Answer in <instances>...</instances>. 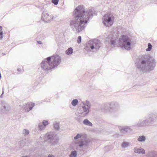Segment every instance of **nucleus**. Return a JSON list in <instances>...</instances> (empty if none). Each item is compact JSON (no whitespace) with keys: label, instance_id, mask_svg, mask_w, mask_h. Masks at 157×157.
Returning <instances> with one entry per match:
<instances>
[{"label":"nucleus","instance_id":"f257e3e1","mask_svg":"<svg viewBox=\"0 0 157 157\" xmlns=\"http://www.w3.org/2000/svg\"><path fill=\"white\" fill-rule=\"evenodd\" d=\"M74 12L75 19L71 21L70 26L74 31L79 32L85 29L89 19L93 17L94 10L92 9L85 10L84 6L80 5Z\"/></svg>","mask_w":157,"mask_h":157},{"label":"nucleus","instance_id":"f03ea898","mask_svg":"<svg viewBox=\"0 0 157 157\" xmlns=\"http://www.w3.org/2000/svg\"><path fill=\"white\" fill-rule=\"evenodd\" d=\"M136 64L138 68L145 72L153 70L155 66L156 61L153 57L145 55L139 57Z\"/></svg>","mask_w":157,"mask_h":157},{"label":"nucleus","instance_id":"7ed1b4c3","mask_svg":"<svg viewBox=\"0 0 157 157\" xmlns=\"http://www.w3.org/2000/svg\"><path fill=\"white\" fill-rule=\"evenodd\" d=\"M61 61V57L59 55L48 57L42 62L40 64L41 67L44 70L48 71L57 67Z\"/></svg>","mask_w":157,"mask_h":157},{"label":"nucleus","instance_id":"20e7f679","mask_svg":"<svg viewBox=\"0 0 157 157\" xmlns=\"http://www.w3.org/2000/svg\"><path fill=\"white\" fill-rule=\"evenodd\" d=\"M119 46L123 49L130 50L132 46V41L131 38L126 35H123L119 40Z\"/></svg>","mask_w":157,"mask_h":157},{"label":"nucleus","instance_id":"39448f33","mask_svg":"<svg viewBox=\"0 0 157 157\" xmlns=\"http://www.w3.org/2000/svg\"><path fill=\"white\" fill-rule=\"evenodd\" d=\"M101 46L100 41L96 39L90 40L86 43L85 50L88 52H94L98 50Z\"/></svg>","mask_w":157,"mask_h":157},{"label":"nucleus","instance_id":"423d86ee","mask_svg":"<svg viewBox=\"0 0 157 157\" xmlns=\"http://www.w3.org/2000/svg\"><path fill=\"white\" fill-rule=\"evenodd\" d=\"M79 138H81V139L78 142L77 144L80 147L82 148L83 147H86L88 146L90 142L89 139L83 138L82 134H78L74 138L75 140Z\"/></svg>","mask_w":157,"mask_h":157},{"label":"nucleus","instance_id":"0eeeda50","mask_svg":"<svg viewBox=\"0 0 157 157\" xmlns=\"http://www.w3.org/2000/svg\"><path fill=\"white\" fill-rule=\"evenodd\" d=\"M114 19V17L112 14L107 13L103 16V23L105 26L109 27L113 25Z\"/></svg>","mask_w":157,"mask_h":157},{"label":"nucleus","instance_id":"6e6552de","mask_svg":"<svg viewBox=\"0 0 157 157\" xmlns=\"http://www.w3.org/2000/svg\"><path fill=\"white\" fill-rule=\"evenodd\" d=\"M54 134L52 132H48L43 137L41 136L40 138H43L44 140L45 141L48 140L52 145H55L56 144V141H55L54 139Z\"/></svg>","mask_w":157,"mask_h":157},{"label":"nucleus","instance_id":"1a4fd4ad","mask_svg":"<svg viewBox=\"0 0 157 157\" xmlns=\"http://www.w3.org/2000/svg\"><path fill=\"white\" fill-rule=\"evenodd\" d=\"M78 112L80 114L79 117H83L88 115L90 111V109L85 106H81L78 109Z\"/></svg>","mask_w":157,"mask_h":157},{"label":"nucleus","instance_id":"9d476101","mask_svg":"<svg viewBox=\"0 0 157 157\" xmlns=\"http://www.w3.org/2000/svg\"><path fill=\"white\" fill-rule=\"evenodd\" d=\"M146 119L148 124H153L157 119V115L155 113H150L147 115Z\"/></svg>","mask_w":157,"mask_h":157},{"label":"nucleus","instance_id":"9b49d317","mask_svg":"<svg viewBox=\"0 0 157 157\" xmlns=\"http://www.w3.org/2000/svg\"><path fill=\"white\" fill-rule=\"evenodd\" d=\"M0 104L2 105V107L1 108V112L5 113H7L10 109L9 105L4 101H1Z\"/></svg>","mask_w":157,"mask_h":157},{"label":"nucleus","instance_id":"f8f14e48","mask_svg":"<svg viewBox=\"0 0 157 157\" xmlns=\"http://www.w3.org/2000/svg\"><path fill=\"white\" fill-rule=\"evenodd\" d=\"M57 16L56 15V17H52V18L48 14V13L46 11H44L42 13L41 16L42 20L45 22H49L52 19H53L54 18H56Z\"/></svg>","mask_w":157,"mask_h":157},{"label":"nucleus","instance_id":"ddd939ff","mask_svg":"<svg viewBox=\"0 0 157 157\" xmlns=\"http://www.w3.org/2000/svg\"><path fill=\"white\" fill-rule=\"evenodd\" d=\"M107 40L106 41V44L107 43L109 44L111 47H113L115 46L116 38L114 37L112 35H109L107 37Z\"/></svg>","mask_w":157,"mask_h":157},{"label":"nucleus","instance_id":"4468645a","mask_svg":"<svg viewBox=\"0 0 157 157\" xmlns=\"http://www.w3.org/2000/svg\"><path fill=\"white\" fill-rule=\"evenodd\" d=\"M35 105L34 103L29 102L23 106L24 112H26L29 111L32 109L33 107Z\"/></svg>","mask_w":157,"mask_h":157},{"label":"nucleus","instance_id":"2eb2a0df","mask_svg":"<svg viewBox=\"0 0 157 157\" xmlns=\"http://www.w3.org/2000/svg\"><path fill=\"white\" fill-rule=\"evenodd\" d=\"M148 125L146 119H140L134 126L137 127L144 128Z\"/></svg>","mask_w":157,"mask_h":157},{"label":"nucleus","instance_id":"dca6fc26","mask_svg":"<svg viewBox=\"0 0 157 157\" xmlns=\"http://www.w3.org/2000/svg\"><path fill=\"white\" fill-rule=\"evenodd\" d=\"M119 107L118 103L116 102H112L109 104V108L110 109H112L115 111L118 110Z\"/></svg>","mask_w":157,"mask_h":157},{"label":"nucleus","instance_id":"f3484780","mask_svg":"<svg viewBox=\"0 0 157 157\" xmlns=\"http://www.w3.org/2000/svg\"><path fill=\"white\" fill-rule=\"evenodd\" d=\"M119 129L120 132L123 134H125L130 130V127L128 126H119Z\"/></svg>","mask_w":157,"mask_h":157},{"label":"nucleus","instance_id":"a211bd4d","mask_svg":"<svg viewBox=\"0 0 157 157\" xmlns=\"http://www.w3.org/2000/svg\"><path fill=\"white\" fill-rule=\"evenodd\" d=\"M133 151L135 153L138 154H145V150L141 147L137 148V147H135L133 149Z\"/></svg>","mask_w":157,"mask_h":157},{"label":"nucleus","instance_id":"6ab92c4d","mask_svg":"<svg viewBox=\"0 0 157 157\" xmlns=\"http://www.w3.org/2000/svg\"><path fill=\"white\" fill-rule=\"evenodd\" d=\"M82 103L83 105L82 106H85V107L90 109V108L91 104L89 101L88 100H86L82 101Z\"/></svg>","mask_w":157,"mask_h":157},{"label":"nucleus","instance_id":"aec40b11","mask_svg":"<svg viewBox=\"0 0 157 157\" xmlns=\"http://www.w3.org/2000/svg\"><path fill=\"white\" fill-rule=\"evenodd\" d=\"M146 140V138L144 135L138 137L137 139V141L140 142H144Z\"/></svg>","mask_w":157,"mask_h":157},{"label":"nucleus","instance_id":"412c9836","mask_svg":"<svg viewBox=\"0 0 157 157\" xmlns=\"http://www.w3.org/2000/svg\"><path fill=\"white\" fill-rule=\"evenodd\" d=\"M73 50L72 48L71 47H70L66 50L65 51V53L67 55H70L73 53Z\"/></svg>","mask_w":157,"mask_h":157},{"label":"nucleus","instance_id":"4be33fe9","mask_svg":"<svg viewBox=\"0 0 157 157\" xmlns=\"http://www.w3.org/2000/svg\"><path fill=\"white\" fill-rule=\"evenodd\" d=\"M83 123L84 124L90 126H92V124L87 119L84 120L83 121Z\"/></svg>","mask_w":157,"mask_h":157},{"label":"nucleus","instance_id":"5701e85b","mask_svg":"<svg viewBox=\"0 0 157 157\" xmlns=\"http://www.w3.org/2000/svg\"><path fill=\"white\" fill-rule=\"evenodd\" d=\"M77 153L76 151H73L71 152V154L69 155V157H76Z\"/></svg>","mask_w":157,"mask_h":157},{"label":"nucleus","instance_id":"b1692460","mask_svg":"<svg viewBox=\"0 0 157 157\" xmlns=\"http://www.w3.org/2000/svg\"><path fill=\"white\" fill-rule=\"evenodd\" d=\"M54 125L55 130H59V124L58 122H55L54 123Z\"/></svg>","mask_w":157,"mask_h":157},{"label":"nucleus","instance_id":"393cba45","mask_svg":"<svg viewBox=\"0 0 157 157\" xmlns=\"http://www.w3.org/2000/svg\"><path fill=\"white\" fill-rule=\"evenodd\" d=\"M78 103V101L77 99H74L71 102V104L73 106H76Z\"/></svg>","mask_w":157,"mask_h":157},{"label":"nucleus","instance_id":"a878e982","mask_svg":"<svg viewBox=\"0 0 157 157\" xmlns=\"http://www.w3.org/2000/svg\"><path fill=\"white\" fill-rule=\"evenodd\" d=\"M29 131L27 129H24L22 132V134L24 136H26L29 134Z\"/></svg>","mask_w":157,"mask_h":157},{"label":"nucleus","instance_id":"bb28decb","mask_svg":"<svg viewBox=\"0 0 157 157\" xmlns=\"http://www.w3.org/2000/svg\"><path fill=\"white\" fill-rule=\"evenodd\" d=\"M130 145V144L128 142H124L122 143V146L124 148H126L128 147Z\"/></svg>","mask_w":157,"mask_h":157},{"label":"nucleus","instance_id":"cd10ccee","mask_svg":"<svg viewBox=\"0 0 157 157\" xmlns=\"http://www.w3.org/2000/svg\"><path fill=\"white\" fill-rule=\"evenodd\" d=\"M148 48L146 49V50L147 51H150L152 49V46L151 44L149 43L147 44Z\"/></svg>","mask_w":157,"mask_h":157},{"label":"nucleus","instance_id":"c85d7f7f","mask_svg":"<svg viewBox=\"0 0 157 157\" xmlns=\"http://www.w3.org/2000/svg\"><path fill=\"white\" fill-rule=\"evenodd\" d=\"M45 127V126L42 123H40L38 125V128L40 130H42L44 129Z\"/></svg>","mask_w":157,"mask_h":157},{"label":"nucleus","instance_id":"c756f323","mask_svg":"<svg viewBox=\"0 0 157 157\" xmlns=\"http://www.w3.org/2000/svg\"><path fill=\"white\" fill-rule=\"evenodd\" d=\"M42 124L45 127L48 124V121L44 120L43 121Z\"/></svg>","mask_w":157,"mask_h":157},{"label":"nucleus","instance_id":"7c9ffc66","mask_svg":"<svg viewBox=\"0 0 157 157\" xmlns=\"http://www.w3.org/2000/svg\"><path fill=\"white\" fill-rule=\"evenodd\" d=\"M59 0H52V2L55 5H56L58 4Z\"/></svg>","mask_w":157,"mask_h":157},{"label":"nucleus","instance_id":"2f4dec72","mask_svg":"<svg viewBox=\"0 0 157 157\" xmlns=\"http://www.w3.org/2000/svg\"><path fill=\"white\" fill-rule=\"evenodd\" d=\"M81 37L80 36H79L78 37L77 42L78 44H79L81 42Z\"/></svg>","mask_w":157,"mask_h":157},{"label":"nucleus","instance_id":"473e14b6","mask_svg":"<svg viewBox=\"0 0 157 157\" xmlns=\"http://www.w3.org/2000/svg\"><path fill=\"white\" fill-rule=\"evenodd\" d=\"M3 33L2 31H1L0 32V39L2 40L3 38Z\"/></svg>","mask_w":157,"mask_h":157},{"label":"nucleus","instance_id":"72a5a7b5","mask_svg":"<svg viewBox=\"0 0 157 157\" xmlns=\"http://www.w3.org/2000/svg\"><path fill=\"white\" fill-rule=\"evenodd\" d=\"M37 42L38 44H43L42 42L40 40L37 41Z\"/></svg>","mask_w":157,"mask_h":157},{"label":"nucleus","instance_id":"f704fd0d","mask_svg":"<svg viewBox=\"0 0 157 157\" xmlns=\"http://www.w3.org/2000/svg\"><path fill=\"white\" fill-rule=\"evenodd\" d=\"M47 157H55V156L54 155H51V154H49Z\"/></svg>","mask_w":157,"mask_h":157},{"label":"nucleus","instance_id":"c9c22d12","mask_svg":"<svg viewBox=\"0 0 157 157\" xmlns=\"http://www.w3.org/2000/svg\"><path fill=\"white\" fill-rule=\"evenodd\" d=\"M3 90H4V89H3H3H2V94L0 96V97H1V98H2V94H4V93Z\"/></svg>","mask_w":157,"mask_h":157},{"label":"nucleus","instance_id":"e433bc0d","mask_svg":"<svg viewBox=\"0 0 157 157\" xmlns=\"http://www.w3.org/2000/svg\"><path fill=\"white\" fill-rule=\"evenodd\" d=\"M2 27L1 26H0V31H1L2 30Z\"/></svg>","mask_w":157,"mask_h":157},{"label":"nucleus","instance_id":"4c0bfd02","mask_svg":"<svg viewBox=\"0 0 157 157\" xmlns=\"http://www.w3.org/2000/svg\"><path fill=\"white\" fill-rule=\"evenodd\" d=\"M2 54L3 55H6V54H5V53H2Z\"/></svg>","mask_w":157,"mask_h":157},{"label":"nucleus","instance_id":"58836bf2","mask_svg":"<svg viewBox=\"0 0 157 157\" xmlns=\"http://www.w3.org/2000/svg\"><path fill=\"white\" fill-rule=\"evenodd\" d=\"M0 78H1V73H0Z\"/></svg>","mask_w":157,"mask_h":157},{"label":"nucleus","instance_id":"ea45409f","mask_svg":"<svg viewBox=\"0 0 157 157\" xmlns=\"http://www.w3.org/2000/svg\"><path fill=\"white\" fill-rule=\"evenodd\" d=\"M18 70L19 71H20V70H19V69H18Z\"/></svg>","mask_w":157,"mask_h":157},{"label":"nucleus","instance_id":"a19ab883","mask_svg":"<svg viewBox=\"0 0 157 157\" xmlns=\"http://www.w3.org/2000/svg\"><path fill=\"white\" fill-rule=\"evenodd\" d=\"M18 70L19 71H20V70H19V69H18Z\"/></svg>","mask_w":157,"mask_h":157},{"label":"nucleus","instance_id":"79ce46f5","mask_svg":"<svg viewBox=\"0 0 157 157\" xmlns=\"http://www.w3.org/2000/svg\"><path fill=\"white\" fill-rule=\"evenodd\" d=\"M156 91H157V89H156Z\"/></svg>","mask_w":157,"mask_h":157}]
</instances>
